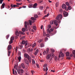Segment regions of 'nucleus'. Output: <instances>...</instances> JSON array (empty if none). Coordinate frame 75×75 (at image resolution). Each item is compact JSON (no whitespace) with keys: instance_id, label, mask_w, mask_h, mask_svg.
I'll use <instances>...</instances> for the list:
<instances>
[{"instance_id":"f257e3e1","label":"nucleus","mask_w":75,"mask_h":75,"mask_svg":"<svg viewBox=\"0 0 75 75\" xmlns=\"http://www.w3.org/2000/svg\"><path fill=\"white\" fill-rule=\"evenodd\" d=\"M12 49L11 45H9L7 47V50H8V57H9L10 55V54L11 52L10 50H11Z\"/></svg>"},{"instance_id":"f03ea898","label":"nucleus","mask_w":75,"mask_h":75,"mask_svg":"<svg viewBox=\"0 0 75 75\" xmlns=\"http://www.w3.org/2000/svg\"><path fill=\"white\" fill-rule=\"evenodd\" d=\"M17 72L19 74H21V75H23V74L24 72V71L23 69H18Z\"/></svg>"},{"instance_id":"7ed1b4c3","label":"nucleus","mask_w":75,"mask_h":75,"mask_svg":"<svg viewBox=\"0 0 75 75\" xmlns=\"http://www.w3.org/2000/svg\"><path fill=\"white\" fill-rule=\"evenodd\" d=\"M62 15L61 14L58 15L56 17V19L57 20H60L61 19H62Z\"/></svg>"},{"instance_id":"20e7f679","label":"nucleus","mask_w":75,"mask_h":75,"mask_svg":"<svg viewBox=\"0 0 75 75\" xmlns=\"http://www.w3.org/2000/svg\"><path fill=\"white\" fill-rule=\"evenodd\" d=\"M25 44V46H27V44L28 43H27V41L24 40H23L22 41V42H21V44Z\"/></svg>"},{"instance_id":"39448f33","label":"nucleus","mask_w":75,"mask_h":75,"mask_svg":"<svg viewBox=\"0 0 75 75\" xmlns=\"http://www.w3.org/2000/svg\"><path fill=\"white\" fill-rule=\"evenodd\" d=\"M23 68V69L25 68V65H24V63H22L21 65L19 66V68Z\"/></svg>"},{"instance_id":"423d86ee","label":"nucleus","mask_w":75,"mask_h":75,"mask_svg":"<svg viewBox=\"0 0 75 75\" xmlns=\"http://www.w3.org/2000/svg\"><path fill=\"white\" fill-rule=\"evenodd\" d=\"M14 40V37H11L10 39V41L9 42V44H11V43H13V41Z\"/></svg>"},{"instance_id":"0eeeda50","label":"nucleus","mask_w":75,"mask_h":75,"mask_svg":"<svg viewBox=\"0 0 75 75\" xmlns=\"http://www.w3.org/2000/svg\"><path fill=\"white\" fill-rule=\"evenodd\" d=\"M63 13L64 17H67L68 16V13L67 12H65V11H64L63 12Z\"/></svg>"},{"instance_id":"6e6552de","label":"nucleus","mask_w":75,"mask_h":75,"mask_svg":"<svg viewBox=\"0 0 75 75\" xmlns=\"http://www.w3.org/2000/svg\"><path fill=\"white\" fill-rule=\"evenodd\" d=\"M64 56V55L63 53H62V52H60L59 55V58H60V57H63Z\"/></svg>"},{"instance_id":"1a4fd4ad","label":"nucleus","mask_w":75,"mask_h":75,"mask_svg":"<svg viewBox=\"0 0 75 75\" xmlns=\"http://www.w3.org/2000/svg\"><path fill=\"white\" fill-rule=\"evenodd\" d=\"M53 31V29H50V30H49V29H48L47 30V32L49 34H51V32Z\"/></svg>"},{"instance_id":"9d476101","label":"nucleus","mask_w":75,"mask_h":75,"mask_svg":"<svg viewBox=\"0 0 75 75\" xmlns=\"http://www.w3.org/2000/svg\"><path fill=\"white\" fill-rule=\"evenodd\" d=\"M24 61L25 62L26 64H27V65H28L29 64V62H28V60H27V59H24Z\"/></svg>"},{"instance_id":"9b49d317","label":"nucleus","mask_w":75,"mask_h":75,"mask_svg":"<svg viewBox=\"0 0 75 75\" xmlns=\"http://www.w3.org/2000/svg\"><path fill=\"white\" fill-rule=\"evenodd\" d=\"M25 30L26 31H28V29H27V22H25Z\"/></svg>"},{"instance_id":"f8f14e48","label":"nucleus","mask_w":75,"mask_h":75,"mask_svg":"<svg viewBox=\"0 0 75 75\" xmlns=\"http://www.w3.org/2000/svg\"><path fill=\"white\" fill-rule=\"evenodd\" d=\"M24 56L25 58H26L27 59H28L30 58V56L26 53L24 54Z\"/></svg>"},{"instance_id":"ddd939ff","label":"nucleus","mask_w":75,"mask_h":75,"mask_svg":"<svg viewBox=\"0 0 75 75\" xmlns=\"http://www.w3.org/2000/svg\"><path fill=\"white\" fill-rule=\"evenodd\" d=\"M51 54H48L46 57V59H49L50 58H51Z\"/></svg>"},{"instance_id":"4468645a","label":"nucleus","mask_w":75,"mask_h":75,"mask_svg":"<svg viewBox=\"0 0 75 75\" xmlns=\"http://www.w3.org/2000/svg\"><path fill=\"white\" fill-rule=\"evenodd\" d=\"M54 24H55L56 26H57V25H58V21H57V20H56L54 21Z\"/></svg>"},{"instance_id":"2eb2a0df","label":"nucleus","mask_w":75,"mask_h":75,"mask_svg":"<svg viewBox=\"0 0 75 75\" xmlns=\"http://www.w3.org/2000/svg\"><path fill=\"white\" fill-rule=\"evenodd\" d=\"M37 3H35L33 6V8H36L37 7Z\"/></svg>"},{"instance_id":"dca6fc26","label":"nucleus","mask_w":75,"mask_h":75,"mask_svg":"<svg viewBox=\"0 0 75 75\" xmlns=\"http://www.w3.org/2000/svg\"><path fill=\"white\" fill-rule=\"evenodd\" d=\"M4 6H5V3H3L1 6V8H4L5 7Z\"/></svg>"},{"instance_id":"f3484780","label":"nucleus","mask_w":75,"mask_h":75,"mask_svg":"<svg viewBox=\"0 0 75 75\" xmlns=\"http://www.w3.org/2000/svg\"><path fill=\"white\" fill-rule=\"evenodd\" d=\"M62 8H66V5L65 4H63L62 6Z\"/></svg>"},{"instance_id":"a211bd4d","label":"nucleus","mask_w":75,"mask_h":75,"mask_svg":"<svg viewBox=\"0 0 75 75\" xmlns=\"http://www.w3.org/2000/svg\"><path fill=\"white\" fill-rule=\"evenodd\" d=\"M20 33H19V32H18V31L17 30L15 32V34L16 35L18 36V34H20Z\"/></svg>"},{"instance_id":"6ab92c4d","label":"nucleus","mask_w":75,"mask_h":75,"mask_svg":"<svg viewBox=\"0 0 75 75\" xmlns=\"http://www.w3.org/2000/svg\"><path fill=\"white\" fill-rule=\"evenodd\" d=\"M38 50L37 49L36 50L35 52L34 53L35 55H37V54H38Z\"/></svg>"},{"instance_id":"aec40b11","label":"nucleus","mask_w":75,"mask_h":75,"mask_svg":"<svg viewBox=\"0 0 75 75\" xmlns=\"http://www.w3.org/2000/svg\"><path fill=\"white\" fill-rule=\"evenodd\" d=\"M18 58L19 60V62H20L21 60V56H20Z\"/></svg>"},{"instance_id":"412c9836","label":"nucleus","mask_w":75,"mask_h":75,"mask_svg":"<svg viewBox=\"0 0 75 75\" xmlns=\"http://www.w3.org/2000/svg\"><path fill=\"white\" fill-rule=\"evenodd\" d=\"M18 48H19V49H22L23 48V45H20L19 46Z\"/></svg>"},{"instance_id":"4be33fe9","label":"nucleus","mask_w":75,"mask_h":75,"mask_svg":"<svg viewBox=\"0 0 75 75\" xmlns=\"http://www.w3.org/2000/svg\"><path fill=\"white\" fill-rule=\"evenodd\" d=\"M19 33L21 34H23V35H24V34H25V33L21 31H19Z\"/></svg>"},{"instance_id":"5701e85b","label":"nucleus","mask_w":75,"mask_h":75,"mask_svg":"<svg viewBox=\"0 0 75 75\" xmlns=\"http://www.w3.org/2000/svg\"><path fill=\"white\" fill-rule=\"evenodd\" d=\"M69 52H67L66 53V56L69 57Z\"/></svg>"},{"instance_id":"b1692460","label":"nucleus","mask_w":75,"mask_h":75,"mask_svg":"<svg viewBox=\"0 0 75 75\" xmlns=\"http://www.w3.org/2000/svg\"><path fill=\"white\" fill-rule=\"evenodd\" d=\"M43 6H40L39 7V8L40 10H43Z\"/></svg>"},{"instance_id":"393cba45","label":"nucleus","mask_w":75,"mask_h":75,"mask_svg":"<svg viewBox=\"0 0 75 75\" xmlns=\"http://www.w3.org/2000/svg\"><path fill=\"white\" fill-rule=\"evenodd\" d=\"M27 59H28V60L29 62H30H30H31V59H30V57H29V58Z\"/></svg>"},{"instance_id":"a878e982","label":"nucleus","mask_w":75,"mask_h":75,"mask_svg":"<svg viewBox=\"0 0 75 75\" xmlns=\"http://www.w3.org/2000/svg\"><path fill=\"white\" fill-rule=\"evenodd\" d=\"M72 54L74 55V57H75V50H74L72 51Z\"/></svg>"},{"instance_id":"bb28decb","label":"nucleus","mask_w":75,"mask_h":75,"mask_svg":"<svg viewBox=\"0 0 75 75\" xmlns=\"http://www.w3.org/2000/svg\"><path fill=\"white\" fill-rule=\"evenodd\" d=\"M50 24H54V21H50Z\"/></svg>"},{"instance_id":"cd10ccee","label":"nucleus","mask_w":75,"mask_h":75,"mask_svg":"<svg viewBox=\"0 0 75 75\" xmlns=\"http://www.w3.org/2000/svg\"><path fill=\"white\" fill-rule=\"evenodd\" d=\"M44 47V45L43 43H42L40 44V47Z\"/></svg>"},{"instance_id":"c85d7f7f","label":"nucleus","mask_w":75,"mask_h":75,"mask_svg":"<svg viewBox=\"0 0 75 75\" xmlns=\"http://www.w3.org/2000/svg\"><path fill=\"white\" fill-rule=\"evenodd\" d=\"M48 52H49V49L48 48H47L46 50L47 54H48Z\"/></svg>"},{"instance_id":"c756f323","label":"nucleus","mask_w":75,"mask_h":75,"mask_svg":"<svg viewBox=\"0 0 75 75\" xmlns=\"http://www.w3.org/2000/svg\"><path fill=\"white\" fill-rule=\"evenodd\" d=\"M31 19L32 20H36V18H35L32 17L31 18Z\"/></svg>"},{"instance_id":"7c9ffc66","label":"nucleus","mask_w":75,"mask_h":75,"mask_svg":"<svg viewBox=\"0 0 75 75\" xmlns=\"http://www.w3.org/2000/svg\"><path fill=\"white\" fill-rule=\"evenodd\" d=\"M14 67L15 69H17V65L16 64L15 65Z\"/></svg>"},{"instance_id":"2f4dec72","label":"nucleus","mask_w":75,"mask_h":75,"mask_svg":"<svg viewBox=\"0 0 75 75\" xmlns=\"http://www.w3.org/2000/svg\"><path fill=\"white\" fill-rule=\"evenodd\" d=\"M36 46V43H35L32 45L33 48H34V47H35Z\"/></svg>"},{"instance_id":"473e14b6","label":"nucleus","mask_w":75,"mask_h":75,"mask_svg":"<svg viewBox=\"0 0 75 75\" xmlns=\"http://www.w3.org/2000/svg\"><path fill=\"white\" fill-rule=\"evenodd\" d=\"M43 36H46L47 37H49V35H48V34H45V33H43Z\"/></svg>"},{"instance_id":"72a5a7b5","label":"nucleus","mask_w":75,"mask_h":75,"mask_svg":"<svg viewBox=\"0 0 75 75\" xmlns=\"http://www.w3.org/2000/svg\"><path fill=\"white\" fill-rule=\"evenodd\" d=\"M22 30L23 32H24V31H25V28H23Z\"/></svg>"},{"instance_id":"f704fd0d","label":"nucleus","mask_w":75,"mask_h":75,"mask_svg":"<svg viewBox=\"0 0 75 75\" xmlns=\"http://www.w3.org/2000/svg\"><path fill=\"white\" fill-rule=\"evenodd\" d=\"M29 24L30 25H32V21H31L29 20Z\"/></svg>"},{"instance_id":"c9c22d12","label":"nucleus","mask_w":75,"mask_h":75,"mask_svg":"<svg viewBox=\"0 0 75 75\" xmlns=\"http://www.w3.org/2000/svg\"><path fill=\"white\" fill-rule=\"evenodd\" d=\"M46 54H47V52H46V51H44L43 53V55H45Z\"/></svg>"},{"instance_id":"e433bc0d","label":"nucleus","mask_w":75,"mask_h":75,"mask_svg":"<svg viewBox=\"0 0 75 75\" xmlns=\"http://www.w3.org/2000/svg\"><path fill=\"white\" fill-rule=\"evenodd\" d=\"M33 28L34 29V30H37V28L35 26H34L33 27Z\"/></svg>"},{"instance_id":"4c0bfd02","label":"nucleus","mask_w":75,"mask_h":75,"mask_svg":"<svg viewBox=\"0 0 75 75\" xmlns=\"http://www.w3.org/2000/svg\"><path fill=\"white\" fill-rule=\"evenodd\" d=\"M51 52H54V50L52 49H51Z\"/></svg>"},{"instance_id":"58836bf2","label":"nucleus","mask_w":75,"mask_h":75,"mask_svg":"<svg viewBox=\"0 0 75 75\" xmlns=\"http://www.w3.org/2000/svg\"><path fill=\"white\" fill-rule=\"evenodd\" d=\"M49 14H50V13H48L47 15H46L45 16H44L45 17H48V16H49Z\"/></svg>"},{"instance_id":"ea45409f","label":"nucleus","mask_w":75,"mask_h":75,"mask_svg":"<svg viewBox=\"0 0 75 75\" xmlns=\"http://www.w3.org/2000/svg\"><path fill=\"white\" fill-rule=\"evenodd\" d=\"M38 15H37V14H35V15H34V17L35 18H38Z\"/></svg>"},{"instance_id":"a19ab883","label":"nucleus","mask_w":75,"mask_h":75,"mask_svg":"<svg viewBox=\"0 0 75 75\" xmlns=\"http://www.w3.org/2000/svg\"><path fill=\"white\" fill-rule=\"evenodd\" d=\"M32 63L33 64H35V61L34 59H32Z\"/></svg>"},{"instance_id":"79ce46f5","label":"nucleus","mask_w":75,"mask_h":75,"mask_svg":"<svg viewBox=\"0 0 75 75\" xmlns=\"http://www.w3.org/2000/svg\"><path fill=\"white\" fill-rule=\"evenodd\" d=\"M71 8H71V6H69L68 7V9H69V10H71Z\"/></svg>"},{"instance_id":"37998d69","label":"nucleus","mask_w":75,"mask_h":75,"mask_svg":"<svg viewBox=\"0 0 75 75\" xmlns=\"http://www.w3.org/2000/svg\"><path fill=\"white\" fill-rule=\"evenodd\" d=\"M33 6V4H30L29 5V7H31Z\"/></svg>"},{"instance_id":"c03bdc74","label":"nucleus","mask_w":75,"mask_h":75,"mask_svg":"<svg viewBox=\"0 0 75 75\" xmlns=\"http://www.w3.org/2000/svg\"><path fill=\"white\" fill-rule=\"evenodd\" d=\"M22 50H23L22 52H23V53H25V52L26 51L24 50V49H23Z\"/></svg>"},{"instance_id":"a18cd8bd","label":"nucleus","mask_w":75,"mask_h":75,"mask_svg":"<svg viewBox=\"0 0 75 75\" xmlns=\"http://www.w3.org/2000/svg\"><path fill=\"white\" fill-rule=\"evenodd\" d=\"M66 5H67V6H69V3L68 2H66Z\"/></svg>"},{"instance_id":"49530a36","label":"nucleus","mask_w":75,"mask_h":75,"mask_svg":"<svg viewBox=\"0 0 75 75\" xmlns=\"http://www.w3.org/2000/svg\"><path fill=\"white\" fill-rule=\"evenodd\" d=\"M69 3L70 4H72V1L70 0V1H69Z\"/></svg>"},{"instance_id":"de8ad7c7","label":"nucleus","mask_w":75,"mask_h":75,"mask_svg":"<svg viewBox=\"0 0 75 75\" xmlns=\"http://www.w3.org/2000/svg\"><path fill=\"white\" fill-rule=\"evenodd\" d=\"M3 1H4V0H0V4H2V3H3Z\"/></svg>"},{"instance_id":"09e8293b","label":"nucleus","mask_w":75,"mask_h":75,"mask_svg":"<svg viewBox=\"0 0 75 75\" xmlns=\"http://www.w3.org/2000/svg\"><path fill=\"white\" fill-rule=\"evenodd\" d=\"M25 36H23L22 37V38H20V40H23V39H24V38H25Z\"/></svg>"},{"instance_id":"8fccbe9b","label":"nucleus","mask_w":75,"mask_h":75,"mask_svg":"<svg viewBox=\"0 0 75 75\" xmlns=\"http://www.w3.org/2000/svg\"><path fill=\"white\" fill-rule=\"evenodd\" d=\"M48 40V38L47 37H46L45 38V41H47Z\"/></svg>"},{"instance_id":"3c124183","label":"nucleus","mask_w":75,"mask_h":75,"mask_svg":"<svg viewBox=\"0 0 75 75\" xmlns=\"http://www.w3.org/2000/svg\"><path fill=\"white\" fill-rule=\"evenodd\" d=\"M42 41H43V40H39L38 41V42H42Z\"/></svg>"},{"instance_id":"603ef678","label":"nucleus","mask_w":75,"mask_h":75,"mask_svg":"<svg viewBox=\"0 0 75 75\" xmlns=\"http://www.w3.org/2000/svg\"><path fill=\"white\" fill-rule=\"evenodd\" d=\"M8 37H9V35H8L6 36V39H8Z\"/></svg>"},{"instance_id":"864d4df0","label":"nucleus","mask_w":75,"mask_h":75,"mask_svg":"<svg viewBox=\"0 0 75 75\" xmlns=\"http://www.w3.org/2000/svg\"><path fill=\"white\" fill-rule=\"evenodd\" d=\"M30 51V52H33V48H32L31 49Z\"/></svg>"},{"instance_id":"5fc2aeb1","label":"nucleus","mask_w":75,"mask_h":75,"mask_svg":"<svg viewBox=\"0 0 75 75\" xmlns=\"http://www.w3.org/2000/svg\"><path fill=\"white\" fill-rule=\"evenodd\" d=\"M43 67L44 68H46L47 67V65L46 64H45L43 65Z\"/></svg>"},{"instance_id":"6e6d98bb","label":"nucleus","mask_w":75,"mask_h":75,"mask_svg":"<svg viewBox=\"0 0 75 75\" xmlns=\"http://www.w3.org/2000/svg\"><path fill=\"white\" fill-rule=\"evenodd\" d=\"M18 54L20 56H21V52H19L18 53Z\"/></svg>"},{"instance_id":"4d7b16f0","label":"nucleus","mask_w":75,"mask_h":75,"mask_svg":"<svg viewBox=\"0 0 75 75\" xmlns=\"http://www.w3.org/2000/svg\"><path fill=\"white\" fill-rule=\"evenodd\" d=\"M59 11H60V12H61V13L62 12V11H63L62 9H60Z\"/></svg>"},{"instance_id":"13d9d810","label":"nucleus","mask_w":75,"mask_h":75,"mask_svg":"<svg viewBox=\"0 0 75 75\" xmlns=\"http://www.w3.org/2000/svg\"><path fill=\"white\" fill-rule=\"evenodd\" d=\"M36 67H37V68H39V67H40V66H39V65H38V64H36Z\"/></svg>"},{"instance_id":"bf43d9fd","label":"nucleus","mask_w":75,"mask_h":75,"mask_svg":"<svg viewBox=\"0 0 75 75\" xmlns=\"http://www.w3.org/2000/svg\"><path fill=\"white\" fill-rule=\"evenodd\" d=\"M17 71H15V75H17Z\"/></svg>"},{"instance_id":"052dcab7","label":"nucleus","mask_w":75,"mask_h":75,"mask_svg":"<svg viewBox=\"0 0 75 75\" xmlns=\"http://www.w3.org/2000/svg\"><path fill=\"white\" fill-rule=\"evenodd\" d=\"M58 6V3H56V7H57Z\"/></svg>"},{"instance_id":"680f3d73","label":"nucleus","mask_w":75,"mask_h":75,"mask_svg":"<svg viewBox=\"0 0 75 75\" xmlns=\"http://www.w3.org/2000/svg\"><path fill=\"white\" fill-rule=\"evenodd\" d=\"M16 4H17V5H21V4H20L19 3H16Z\"/></svg>"},{"instance_id":"e2e57ef3","label":"nucleus","mask_w":75,"mask_h":75,"mask_svg":"<svg viewBox=\"0 0 75 75\" xmlns=\"http://www.w3.org/2000/svg\"><path fill=\"white\" fill-rule=\"evenodd\" d=\"M31 72L32 73V75H33V73H34V71H31Z\"/></svg>"},{"instance_id":"0e129e2a","label":"nucleus","mask_w":75,"mask_h":75,"mask_svg":"<svg viewBox=\"0 0 75 75\" xmlns=\"http://www.w3.org/2000/svg\"><path fill=\"white\" fill-rule=\"evenodd\" d=\"M54 59L55 61H56V60H57V57H55L54 58Z\"/></svg>"},{"instance_id":"69168bd1","label":"nucleus","mask_w":75,"mask_h":75,"mask_svg":"<svg viewBox=\"0 0 75 75\" xmlns=\"http://www.w3.org/2000/svg\"><path fill=\"white\" fill-rule=\"evenodd\" d=\"M13 74H14V69H13Z\"/></svg>"},{"instance_id":"338daca9","label":"nucleus","mask_w":75,"mask_h":75,"mask_svg":"<svg viewBox=\"0 0 75 75\" xmlns=\"http://www.w3.org/2000/svg\"><path fill=\"white\" fill-rule=\"evenodd\" d=\"M67 59H71V57H67Z\"/></svg>"},{"instance_id":"774afa93","label":"nucleus","mask_w":75,"mask_h":75,"mask_svg":"<svg viewBox=\"0 0 75 75\" xmlns=\"http://www.w3.org/2000/svg\"><path fill=\"white\" fill-rule=\"evenodd\" d=\"M48 28H51V25H50L48 26Z\"/></svg>"}]
</instances>
